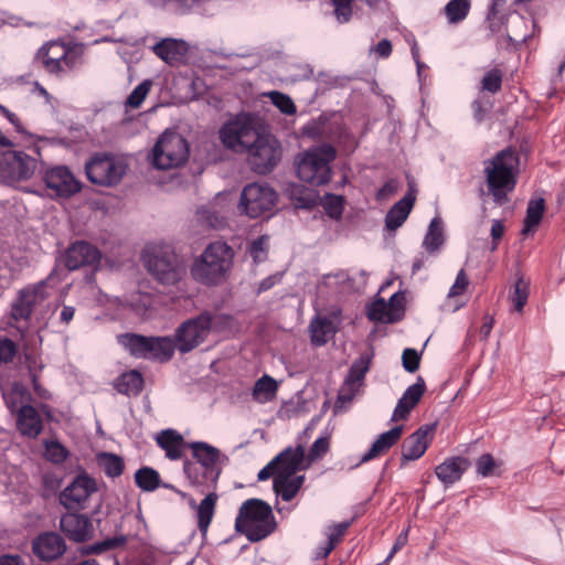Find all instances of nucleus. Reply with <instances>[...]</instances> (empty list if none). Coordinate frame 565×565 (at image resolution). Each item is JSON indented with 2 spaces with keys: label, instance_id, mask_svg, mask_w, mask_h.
I'll list each match as a JSON object with an SVG mask.
<instances>
[{
  "label": "nucleus",
  "instance_id": "obj_1",
  "mask_svg": "<svg viewBox=\"0 0 565 565\" xmlns=\"http://www.w3.org/2000/svg\"><path fill=\"white\" fill-rule=\"evenodd\" d=\"M142 258L150 276L163 286H175L186 275L185 258L170 244L156 243L147 246Z\"/></svg>",
  "mask_w": 565,
  "mask_h": 565
},
{
  "label": "nucleus",
  "instance_id": "obj_2",
  "mask_svg": "<svg viewBox=\"0 0 565 565\" xmlns=\"http://www.w3.org/2000/svg\"><path fill=\"white\" fill-rule=\"evenodd\" d=\"M234 252L224 242L209 244L191 266V275L198 282L217 285L227 276L233 265Z\"/></svg>",
  "mask_w": 565,
  "mask_h": 565
},
{
  "label": "nucleus",
  "instance_id": "obj_3",
  "mask_svg": "<svg viewBox=\"0 0 565 565\" xmlns=\"http://www.w3.org/2000/svg\"><path fill=\"white\" fill-rule=\"evenodd\" d=\"M519 158L511 149H504L484 162V174L489 192L494 201L502 204L507 194L515 186Z\"/></svg>",
  "mask_w": 565,
  "mask_h": 565
},
{
  "label": "nucleus",
  "instance_id": "obj_4",
  "mask_svg": "<svg viewBox=\"0 0 565 565\" xmlns=\"http://www.w3.org/2000/svg\"><path fill=\"white\" fill-rule=\"evenodd\" d=\"M276 527L271 508L259 499H249L239 508L235 520V530L244 535L250 542H258Z\"/></svg>",
  "mask_w": 565,
  "mask_h": 565
},
{
  "label": "nucleus",
  "instance_id": "obj_5",
  "mask_svg": "<svg viewBox=\"0 0 565 565\" xmlns=\"http://www.w3.org/2000/svg\"><path fill=\"white\" fill-rule=\"evenodd\" d=\"M337 150L329 143L311 147L297 157V174L303 182L322 185L331 180V162Z\"/></svg>",
  "mask_w": 565,
  "mask_h": 565
},
{
  "label": "nucleus",
  "instance_id": "obj_6",
  "mask_svg": "<svg viewBox=\"0 0 565 565\" xmlns=\"http://www.w3.org/2000/svg\"><path fill=\"white\" fill-rule=\"evenodd\" d=\"M191 448L195 462L184 463V473L194 486L205 482H215L221 473L217 467L220 450L207 443L194 441L188 444Z\"/></svg>",
  "mask_w": 565,
  "mask_h": 565
},
{
  "label": "nucleus",
  "instance_id": "obj_7",
  "mask_svg": "<svg viewBox=\"0 0 565 565\" xmlns=\"http://www.w3.org/2000/svg\"><path fill=\"white\" fill-rule=\"evenodd\" d=\"M222 320V316L209 312L188 319L175 330L177 349L183 353L192 351L203 343L212 331L218 329Z\"/></svg>",
  "mask_w": 565,
  "mask_h": 565
},
{
  "label": "nucleus",
  "instance_id": "obj_8",
  "mask_svg": "<svg viewBox=\"0 0 565 565\" xmlns=\"http://www.w3.org/2000/svg\"><path fill=\"white\" fill-rule=\"evenodd\" d=\"M220 139L227 148L236 152H244L260 135V127L255 116L239 114L226 121L220 129Z\"/></svg>",
  "mask_w": 565,
  "mask_h": 565
},
{
  "label": "nucleus",
  "instance_id": "obj_9",
  "mask_svg": "<svg viewBox=\"0 0 565 565\" xmlns=\"http://www.w3.org/2000/svg\"><path fill=\"white\" fill-rule=\"evenodd\" d=\"M189 158V146L186 140L178 132L164 131L156 142L151 159L154 168L159 170L174 169Z\"/></svg>",
  "mask_w": 565,
  "mask_h": 565
},
{
  "label": "nucleus",
  "instance_id": "obj_10",
  "mask_svg": "<svg viewBox=\"0 0 565 565\" xmlns=\"http://www.w3.org/2000/svg\"><path fill=\"white\" fill-rule=\"evenodd\" d=\"M245 152L252 169L259 174L270 172L281 159V147L270 135L260 134Z\"/></svg>",
  "mask_w": 565,
  "mask_h": 565
},
{
  "label": "nucleus",
  "instance_id": "obj_11",
  "mask_svg": "<svg viewBox=\"0 0 565 565\" xmlns=\"http://www.w3.org/2000/svg\"><path fill=\"white\" fill-rule=\"evenodd\" d=\"M277 201V194L266 183L254 182L247 184L241 194L239 210L250 218H256L270 212Z\"/></svg>",
  "mask_w": 565,
  "mask_h": 565
},
{
  "label": "nucleus",
  "instance_id": "obj_12",
  "mask_svg": "<svg viewBox=\"0 0 565 565\" xmlns=\"http://www.w3.org/2000/svg\"><path fill=\"white\" fill-rule=\"evenodd\" d=\"M87 178L99 185H115L126 173L122 160L109 154H96L85 166Z\"/></svg>",
  "mask_w": 565,
  "mask_h": 565
},
{
  "label": "nucleus",
  "instance_id": "obj_13",
  "mask_svg": "<svg viewBox=\"0 0 565 565\" xmlns=\"http://www.w3.org/2000/svg\"><path fill=\"white\" fill-rule=\"evenodd\" d=\"M40 166L38 158L15 150L6 151L0 162L2 173L11 181L31 179Z\"/></svg>",
  "mask_w": 565,
  "mask_h": 565
},
{
  "label": "nucleus",
  "instance_id": "obj_14",
  "mask_svg": "<svg viewBox=\"0 0 565 565\" xmlns=\"http://www.w3.org/2000/svg\"><path fill=\"white\" fill-rule=\"evenodd\" d=\"M96 490L97 484L93 478L79 475L61 492L60 502L67 510L84 509L85 503Z\"/></svg>",
  "mask_w": 565,
  "mask_h": 565
},
{
  "label": "nucleus",
  "instance_id": "obj_15",
  "mask_svg": "<svg viewBox=\"0 0 565 565\" xmlns=\"http://www.w3.org/2000/svg\"><path fill=\"white\" fill-rule=\"evenodd\" d=\"M44 182L56 196L70 198L79 192L81 183L67 167L57 166L44 173Z\"/></svg>",
  "mask_w": 565,
  "mask_h": 565
},
{
  "label": "nucleus",
  "instance_id": "obj_16",
  "mask_svg": "<svg viewBox=\"0 0 565 565\" xmlns=\"http://www.w3.org/2000/svg\"><path fill=\"white\" fill-rule=\"evenodd\" d=\"M371 356L361 355L354 361L339 391V401L350 403L363 385L364 377L370 370Z\"/></svg>",
  "mask_w": 565,
  "mask_h": 565
},
{
  "label": "nucleus",
  "instance_id": "obj_17",
  "mask_svg": "<svg viewBox=\"0 0 565 565\" xmlns=\"http://www.w3.org/2000/svg\"><path fill=\"white\" fill-rule=\"evenodd\" d=\"M102 258L100 252L92 244L79 241L72 244L65 253V265L70 270L84 266L95 267Z\"/></svg>",
  "mask_w": 565,
  "mask_h": 565
},
{
  "label": "nucleus",
  "instance_id": "obj_18",
  "mask_svg": "<svg viewBox=\"0 0 565 565\" xmlns=\"http://www.w3.org/2000/svg\"><path fill=\"white\" fill-rule=\"evenodd\" d=\"M274 462L277 465V475L298 476V471L307 470L310 467L302 445L295 448L287 447L274 458Z\"/></svg>",
  "mask_w": 565,
  "mask_h": 565
},
{
  "label": "nucleus",
  "instance_id": "obj_19",
  "mask_svg": "<svg viewBox=\"0 0 565 565\" xmlns=\"http://www.w3.org/2000/svg\"><path fill=\"white\" fill-rule=\"evenodd\" d=\"M33 553L42 561L58 558L66 551L64 539L55 532H45L34 539L32 544Z\"/></svg>",
  "mask_w": 565,
  "mask_h": 565
},
{
  "label": "nucleus",
  "instance_id": "obj_20",
  "mask_svg": "<svg viewBox=\"0 0 565 565\" xmlns=\"http://www.w3.org/2000/svg\"><path fill=\"white\" fill-rule=\"evenodd\" d=\"M60 529L70 540L84 542L90 537L93 525L90 520L83 514L66 513L61 518Z\"/></svg>",
  "mask_w": 565,
  "mask_h": 565
},
{
  "label": "nucleus",
  "instance_id": "obj_21",
  "mask_svg": "<svg viewBox=\"0 0 565 565\" xmlns=\"http://www.w3.org/2000/svg\"><path fill=\"white\" fill-rule=\"evenodd\" d=\"M425 391V381L422 376H418L416 382L407 387L402 397L398 399L392 415V422L405 419L411 411L418 404Z\"/></svg>",
  "mask_w": 565,
  "mask_h": 565
},
{
  "label": "nucleus",
  "instance_id": "obj_22",
  "mask_svg": "<svg viewBox=\"0 0 565 565\" xmlns=\"http://www.w3.org/2000/svg\"><path fill=\"white\" fill-rule=\"evenodd\" d=\"M425 391V381L422 376H418L416 382L407 387L402 397L398 399L392 415V422L405 419L411 411L418 404Z\"/></svg>",
  "mask_w": 565,
  "mask_h": 565
},
{
  "label": "nucleus",
  "instance_id": "obj_23",
  "mask_svg": "<svg viewBox=\"0 0 565 565\" xmlns=\"http://www.w3.org/2000/svg\"><path fill=\"white\" fill-rule=\"evenodd\" d=\"M434 430L431 426L418 428L409 437H407L402 447V465L407 461L419 459L428 448V435Z\"/></svg>",
  "mask_w": 565,
  "mask_h": 565
},
{
  "label": "nucleus",
  "instance_id": "obj_24",
  "mask_svg": "<svg viewBox=\"0 0 565 565\" xmlns=\"http://www.w3.org/2000/svg\"><path fill=\"white\" fill-rule=\"evenodd\" d=\"M470 467V462L463 457H451L435 468L439 481L447 488L459 481Z\"/></svg>",
  "mask_w": 565,
  "mask_h": 565
},
{
  "label": "nucleus",
  "instance_id": "obj_25",
  "mask_svg": "<svg viewBox=\"0 0 565 565\" xmlns=\"http://www.w3.org/2000/svg\"><path fill=\"white\" fill-rule=\"evenodd\" d=\"M17 428L21 435L36 438L43 429L39 412L31 405H21L17 414Z\"/></svg>",
  "mask_w": 565,
  "mask_h": 565
},
{
  "label": "nucleus",
  "instance_id": "obj_26",
  "mask_svg": "<svg viewBox=\"0 0 565 565\" xmlns=\"http://www.w3.org/2000/svg\"><path fill=\"white\" fill-rule=\"evenodd\" d=\"M56 274L57 269L54 268L45 279L33 285H28L20 290L24 301L32 308V310L50 296L47 288L53 287L52 284H56Z\"/></svg>",
  "mask_w": 565,
  "mask_h": 565
},
{
  "label": "nucleus",
  "instance_id": "obj_27",
  "mask_svg": "<svg viewBox=\"0 0 565 565\" xmlns=\"http://www.w3.org/2000/svg\"><path fill=\"white\" fill-rule=\"evenodd\" d=\"M402 431L403 428L401 426H395L392 429L381 434L372 444L371 448L362 456L360 462H367L385 454L397 443L402 436Z\"/></svg>",
  "mask_w": 565,
  "mask_h": 565
},
{
  "label": "nucleus",
  "instance_id": "obj_28",
  "mask_svg": "<svg viewBox=\"0 0 565 565\" xmlns=\"http://www.w3.org/2000/svg\"><path fill=\"white\" fill-rule=\"evenodd\" d=\"M415 203V195L408 192L403 199L396 202L385 216V226L390 231L401 227L407 220Z\"/></svg>",
  "mask_w": 565,
  "mask_h": 565
},
{
  "label": "nucleus",
  "instance_id": "obj_29",
  "mask_svg": "<svg viewBox=\"0 0 565 565\" xmlns=\"http://www.w3.org/2000/svg\"><path fill=\"white\" fill-rule=\"evenodd\" d=\"M154 54L168 64L180 61L188 51L186 43L175 39H163L152 47Z\"/></svg>",
  "mask_w": 565,
  "mask_h": 565
},
{
  "label": "nucleus",
  "instance_id": "obj_30",
  "mask_svg": "<svg viewBox=\"0 0 565 565\" xmlns=\"http://www.w3.org/2000/svg\"><path fill=\"white\" fill-rule=\"evenodd\" d=\"M305 482V476L277 475L274 479L273 488L275 493L284 501H291L301 489Z\"/></svg>",
  "mask_w": 565,
  "mask_h": 565
},
{
  "label": "nucleus",
  "instance_id": "obj_31",
  "mask_svg": "<svg viewBox=\"0 0 565 565\" xmlns=\"http://www.w3.org/2000/svg\"><path fill=\"white\" fill-rule=\"evenodd\" d=\"M216 501L217 494L212 492L209 493L198 505L194 501L191 502V505L196 510L198 527L203 535L206 534L214 516Z\"/></svg>",
  "mask_w": 565,
  "mask_h": 565
},
{
  "label": "nucleus",
  "instance_id": "obj_32",
  "mask_svg": "<svg viewBox=\"0 0 565 565\" xmlns=\"http://www.w3.org/2000/svg\"><path fill=\"white\" fill-rule=\"evenodd\" d=\"M157 444L166 451L169 459L177 460L182 456L183 438L173 429L162 430L156 437Z\"/></svg>",
  "mask_w": 565,
  "mask_h": 565
},
{
  "label": "nucleus",
  "instance_id": "obj_33",
  "mask_svg": "<svg viewBox=\"0 0 565 565\" xmlns=\"http://www.w3.org/2000/svg\"><path fill=\"white\" fill-rule=\"evenodd\" d=\"M177 348L175 339L169 337H150L148 359L168 361L172 358Z\"/></svg>",
  "mask_w": 565,
  "mask_h": 565
},
{
  "label": "nucleus",
  "instance_id": "obj_34",
  "mask_svg": "<svg viewBox=\"0 0 565 565\" xmlns=\"http://www.w3.org/2000/svg\"><path fill=\"white\" fill-rule=\"evenodd\" d=\"M349 526L350 522H341L334 525H330L326 531L327 542L317 547L315 557L326 558L341 541Z\"/></svg>",
  "mask_w": 565,
  "mask_h": 565
},
{
  "label": "nucleus",
  "instance_id": "obj_35",
  "mask_svg": "<svg viewBox=\"0 0 565 565\" xmlns=\"http://www.w3.org/2000/svg\"><path fill=\"white\" fill-rule=\"evenodd\" d=\"M143 379L141 374L136 371H129L118 376L114 383L115 388L120 394L137 395L142 390Z\"/></svg>",
  "mask_w": 565,
  "mask_h": 565
},
{
  "label": "nucleus",
  "instance_id": "obj_36",
  "mask_svg": "<svg viewBox=\"0 0 565 565\" xmlns=\"http://www.w3.org/2000/svg\"><path fill=\"white\" fill-rule=\"evenodd\" d=\"M118 342L135 358L148 359L149 338L139 334L118 335Z\"/></svg>",
  "mask_w": 565,
  "mask_h": 565
},
{
  "label": "nucleus",
  "instance_id": "obj_37",
  "mask_svg": "<svg viewBox=\"0 0 565 565\" xmlns=\"http://www.w3.org/2000/svg\"><path fill=\"white\" fill-rule=\"evenodd\" d=\"M82 51H73L66 56L55 57L51 62H44L43 67L51 74L60 75L73 70L81 60Z\"/></svg>",
  "mask_w": 565,
  "mask_h": 565
},
{
  "label": "nucleus",
  "instance_id": "obj_38",
  "mask_svg": "<svg viewBox=\"0 0 565 565\" xmlns=\"http://www.w3.org/2000/svg\"><path fill=\"white\" fill-rule=\"evenodd\" d=\"M311 342L315 345H323L334 334V327L327 318H316L310 322Z\"/></svg>",
  "mask_w": 565,
  "mask_h": 565
},
{
  "label": "nucleus",
  "instance_id": "obj_39",
  "mask_svg": "<svg viewBox=\"0 0 565 565\" xmlns=\"http://www.w3.org/2000/svg\"><path fill=\"white\" fill-rule=\"evenodd\" d=\"M157 8L169 9L178 14H188L200 8L207 0H147Z\"/></svg>",
  "mask_w": 565,
  "mask_h": 565
},
{
  "label": "nucleus",
  "instance_id": "obj_40",
  "mask_svg": "<svg viewBox=\"0 0 565 565\" xmlns=\"http://www.w3.org/2000/svg\"><path fill=\"white\" fill-rule=\"evenodd\" d=\"M544 210L545 202L543 199L531 200L529 202L522 230L523 235L530 234L540 224Z\"/></svg>",
  "mask_w": 565,
  "mask_h": 565
},
{
  "label": "nucleus",
  "instance_id": "obj_41",
  "mask_svg": "<svg viewBox=\"0 0 565 565\" xmlns=\"http://www.w3.org/2000/svg\"><path fill=\"white\" fill-rule=\"evenodd\" d=\"M76 50L79 49L61 41H51L40 49L38 57L41 60L43 65L44 62H51L53 58L58 56H66V54Z\"/></svg>",
  "mask_w": 565,
  "mask_h": 565
},
{
  "label": "nucleus",
  "instance_id": "obj_42",
  "mask_svg": "<svg viewBox=\"0 0 565 565\" xmlns=\"http://www.w3.org/2000/svg\"><path fill=\"white\" fill-rule=\"evenodd\" d=\"M470 8V0H450L444 8L448 23L458 24L462 22L468 17Z\"/></svg>",
  "mask_w": 565,
  "mask_h": 565
},
{
  "label": "nucleus",
  "instance_id": "obj_43",
  "mask_svg": "<svg viewBox=\"0 0 565 565\" xmlns=\"http://www.w3.org/2000/svg\"><path fill=\"white\" fill-rule=\"evenodd\" d=\"M277 382L269 375H263L256 381L253 390V397L259 403L271 401L277 392Z\"/></svg>",
  "mask_w": 565,
  "mask_h": 565
},
{
  "label": "nucleus",
  "instance_id": "obj_44",
  "mask_svg": "<svg viewBox=\"0 0 565 565\" xmlns=\"http://www.w3.org/2000/svg\"><path fill=\"white\" fill-rule=\"evenodd\" d=\"M320 286L330 288L334 292H341L351 289L353 284L347 271L338 270L332 274L323 275L320 280Z\"/></svg>",
  "mask_w": 565,
  "mask_h": 565
},
{
  "label": "nucleus",
  "instance_id": "obj_45",
  "mask_svg": "<svg viewBox=\"0 0 565 565\" xmlns=\"http://www.w3.org/2000/svg\"><path fill=\"white\" fill-rule=\"evenodd\" d=\"M444 244V235L441 221L437 217L430 221L428 231L423 241V247L429 252L435 253L439 249V247Z\"/></svg>",
  "mask_w": 565,
  "mask_h": 565
},
{
  "label": "nucleus",
  "instance_id": "obj_46",
  "mask_svg": "<svg viewBox=\"0 0 565 565\" xmlns=\"http://www.w3.org/2000/svg\"><path fill=\"white\" fill-rule=\"evenodd\" d=\"M99 467L110 478L119 477L124 471L122 459L114 454L103 452L97 458Z\"/></svg>",
  "mask_w": 565,
  "mask_h": 565
},
{
  "label": "nucleus",
  "instance_id": "obj_47",
  "mask_svg": "<svg viewBox=\"0 0 565 565\" xmlns=\"http://www.w3.org/2000/svg\"><path fill=\"white\" fill-rule=\"evenodd\" d=\"M291 198L294 199L296 206L303 209L313 207L320 201V196L317 191L312 189H305L300 185H297L291 190Z\"/></svg>",
  "mask_w": 565,
  "mask_h": 565
},
{
  "label": "nucleus",
  "instance_id": "obj_48",
  "mask_svg": "<svg viewBox=\"0 0 565 565\" xmlns=\"http://www.w3.org/2000/svg\"><path fill=\"white\" fill-rule=\"evenodd\" d=\"M3 398L11 413H18L21 405H26L29 393L25 387L15 383L10 392H3Z\"/></svg>",
  "mask_w": 565,
  "mask_h": 565
},
{
  "label": "nucleus",
  "instance_id": "obj_49",
  "mask_svg": "<svg viewBox=\"0 0 565 565\" xmlns=\"http://www.w3.org/2000/svg\"><path fill=\"white\" fill-rule=\"evenodd\" d=\"M135 480L139 488L145 491H153L159 487V473L152 468H141L135 473Z\"/></svg>",
  "mask_w": 565,
  "mask_h": 565
},
{
  "label": "nucleus",
  "instance_id": "obj_50",
  "mask_svg": "<svg viewBox=\"0 0 565 565\" xmlns=\"http://www.w3.org/2000/svg\"><path fill=\"white\" fill-rule=\"evenodd\" d=\"M369 318L384 323L396 322V315L387 308L384 299H377L372 303L369 310Z\"/></svg>",
  "mask_w": 565,
  "mask_h": 565
},
{
  "label": "nucleus",
  "instance_id": "obj_51",
  "mask_svg": "<svg viewBox=\"0 0 565 565\" xmlns=\"http://www.w3.org/2000/svg\"><path fill=\"white\" fill-rule=\"evenodd\" d=\"M198 215L201 221L212 228H222L226 224L225 216L216 211L214 204L211 206H202L198 210Z\"/></svg>",
  "mask_w": 565,
  "mask_h": 565
},
{
  "label": "nucleus",
  "instance_id": "obj_52",
  "mask_svg": "<svg viewBox=\"0 0 565 565\" xmlns=\"http://www.w3.org/2000/svg\"><path fill=\"white\" fill-rule=\"evenodd\" d=\"M530 294V282L524 280L523 277L518 278L514 285V290L511 295V301L514 310L521 312L526 305Z\"/></svg>",
  "mask_w": 565,
  "mask_h": 565
},
{
  "label": "nucleus",
  "instance_id": "obj_53",
  "mask_svg": "<svg viewBox=\"0 0 565 565\" xmlns=\"http://www.w3.org/2000/svg\"><path fill=\"white\" fill-rule=\"evenodd\" d=\"M270 102L285 115H294L296 114V105L292 99L280 92L271 90L265 94Z\"/></svg>",
  "mask_w": 565,
  "mask_h": 565
},
{
  "label": "nucleus",
  "instance_id": "obj_54",
  "mask_svg": "<svg viewBox=\"0 0 565 565\" xmlns=\"http://www.w3.org/2000/svg\"><path fill=\"white\" fill-rule=\"evenodd\" d=\"M502 72L498 68H492L484 74L481 79V90L495 94L501 89Z\"/></svg>",
  "mask_w": 565,
  "mask_h": 565
},
{
  "label": "nucleus",
  "instance_id": "obj_55",
  "mask_svg": "<svg viewBox=\"0 0 565 565\" xmlns=\"http://www.w3.org/2000/svg\"><path fill=\"white\" fill-rule=\"evenodd\" d=\"M268 247L269 237L267 235H263L250 243L248 252L255 263H262L267 258Z\"/></svg>",
  "mask_w": 565,
  "mask_h": 565
},
{
  "label": "nucleus",
  "instance_id": "obj_56",
  "mask_svg": "<svg viewBox=\"0 0 565 565\" xmlns=\"http://www.w3.org/2000/svg\"><path fill=\"white\" fill-rule=\"evenodd\" d=\"M151 85H152V83L149 79H145L139 85H137L134 88V90L129 94V96L127 97V100H126L127 106H129L131 108H138L142 104V102L145 100L147 95L149 94Z\"/></svg>",
  "mask_w": 565,
  "mask_h": 565
},
{
  "label": "nucleus",
  "instance_id": "obj_57",
  "mask_svg": "<svg viewBox=\"0 0 565 565\" xmlns=\"http://www.w3.org/2000/svg\"><path fill=\"white\" fill-rule=\"evenodd\" d=\"M330 449V437L328 435L321 436L315 440L306 455L308 462H312L321 459Z\"/></svg>",
  "mask_w": 565,
  "mask_h": 565
},
{
  "label": "nucleus",
  "instance_id": "obj_58",
  "mask_svg": "<svg viewBox=\"0 0 565 565\" xmlns=\"http://www.w3.org/2000/svg\"><path fill=\"white\" fill-rule=\"evenodd\" d=\"M352 2L353 0H331L333 14L340 24L348 23L351 20L353 15Z\"/></svg>",
  "mask_w": 565,
  "mask_h": 565
},
{
  "label": "nucleus",
  "instance_id": "obj_59",
  "mask_svg": "<svg viewBox=\"0 0 565 565\" xmlns=\"http://www.w3.org/2000/svg\"><path fill=\"white\" fill-rule=\"evenodd\" d=\"M32 308L24 301L21 292H18L17 299L13 301L11 306V317L15 321L29 320L32 316Z\"/></svg>",
  "mask_w": 565,
  "mask_h": 565
},
{
  "label": "nucleus",
  "instance_id": "obj_60",
  "mask_svg": "<svg viewBox=\"0 0 565 565\" xmlns=\"http://www.w3.org/2000/svg\"><path fill=\"white\" fill-rule=\"evenodd\" d=\"M45 456L55 463L63 462L67 457V450L57 441L45 443Z\"/></svg>",
  "mask_w": 565,
  "mask_h": 565
},
{
  "label": "nucleus",
  "instance_id": "obj_61",
  "mask_svg": "<svg viewBox=\"0 0 565 565\" xmlns=\"http://www.w3.org/2000/svg\"><path fill=\"white\" fill-rule=\"evenodd\" d=\"M420 356L415 349L407 348L402 354V364L405 371L414 373L418 370Z\"/></svg>",
  "mask_w": 565,
  "mask_h": 565
},
{
  "label": "nucleus",
  "instance_id": "obj_62",
  "mask_svg": "<svg viewBox=\"0 0 565 565\" xmlns=\"http://www.w3.org/2000/svg\"><path fill=\"white\" fill-rule=\"evenodd\" d=\"M468 286L469 279L467 277V274L465 269H460L459 273L457 274L455 282L452 284L447 294L448 299L462 295L467 290Z\"/></svg>",
  "mask_w": 565,
  "mask_h": 565
},
{
  "label": "nucleus",
  "instance_id": "obj_63",
  "mask_svg": "<svg viewBox=\"0 0 565 565\" xmlns=\"http://www.w3.org/2000/svg\"><path fill=\"white\" fill-rule=\"evenodd\" d=\"M495 468V461L492 455L483 454L476 461V470L477 473L481 477H488L492 475L493 469Z\"/></svg>",
  "mask_w": 565,
  "mask_h": 565
},
{
  "label": "nucleus",
  "instance_id": "obj_64",
  "mask_svg": "<svg viewBox=\"0 0 565 565\" xmlns=\"http://www.w3.org/2000/svg\"><path fill=\"white\" fill-rule=\"evenodd\" d=\"M17 354L15 343L8 338H0V363H9Z\"/></svg>",
  "mask_w": 565,
  "mask_h": 565
}]
</instances>
